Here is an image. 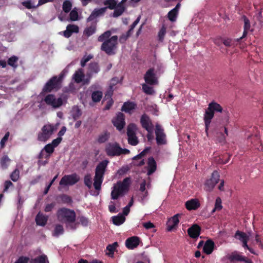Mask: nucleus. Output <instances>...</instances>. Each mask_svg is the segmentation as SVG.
<instances>
[{
  "instance_id": "f257e3e1",
  "label": "nucleus",
  "mask_w": 263,
  "mask_h": 263,
  "mask_svg": "<svg viewBox=\"0 0 263 263\" xmlns=\"http://www.w3.org/2000/svg\"><path fill=\"white\" fill-rule=\"evenodd\" d=\"M111 31L108 30L101 34L98 38V41L102 43L100 47L101 50L108 55L115 53L118 45V36H111Z\"/></svg>"
},
{
  "instance_id": "f03ea898",
  "label": "nucleus",
  "mask_w": 263,
  "mask_h": 263,
  "mask_svg": "<svg viewBox=\"0 0 263 263\" xmlns=\"http://www.w3.org/2000/svg\"><path fill=\"white\" fill-rule=\"evenodd\" d=\"M57 217L59 221L66 223L67 228L72 230H75L77 228L78 224L74 222L76 213L74 211L62 208L58 210Z\"/></svg>"
},
{
  "instance_id": "7ed1b4c3",
  "label": "nucleus",
  "mask_w": 263,
  "mask_h": 263,
  "mask_svg": "<svg viewBox=\"0 0 263 263\" xmlns=\"http://www.w3.org/2000/svg\"><path fill=\"white\" fill-rule=\"evenodd\" d=\"M108 163V161L105 160L100 162L97 166L95 171V175L94 177L93 186L96 192L92 194L93 196H98L100 193L101 188V184L103 180V177L106 168Z\"/></svg>"
},
{
  "instance_id": "20e7f679",
  "label": "nucleus",
  "mask_w": 263,
  "mask_h": 263,
  "mask_svg": "<svg viewBox=\"0 0 263 263\" xmlns=\"http://www.w3.org/2000/svg\"><path fill=\"white\" fill-rule=\"evenodd\" d=\"M224 112L227 116L228 120V112L226 110L223 111L222 107L218 103L215 102H212L209 104L207 109L205 110L204 115V121L205 126V132L208 135V130L211 122V120L214 117V112Z\"/></svg>"
},
{
  "instance_id": "39448f33",
  "label": "nucleus",
  "mask_w": 263,
  "mask_h": 263,
  "mask_svg": "<svg viewBox=\"0 0 263 263\" xmlns=\"http://www.w3.org/2000/svg\"><path fill=\"white\" fill-rule=\"evenodd\" d=\"M131 183L130 178H125L122 181H118L115 184L111 192L112 199H117L119 197L124 196L128 190Z\"/></svg>"
},
{
  "instance_id": "423d86ee",
  "label": "nucleus",
  "mask_w": 263,
  "mask_h": 263,
  "mask_svg": "<svg viewBox=\"0 0 263 263\" xmlns=\"http://www.w3.org/2000/svg\"><path fill=\"white\" fill-rule=\"evenodd\" d=\"M105 152L109 156H115L127 154L129 153V151L126 148H122L116 142H109L106 145Z\"/></svg>"
},
{
  "instance_id": "0eeeda50",
  "label": "nucleus",
  "mask_w": 263,
  "mask_h": 263,
  "mask_svg": "<svg viewBox=\"0 0 263 263\" xmlns=\"http://www.w3.org/2000/svg\"><path fill=\"white\" fill-rule=\"evenodd\" d=\"M80 180L79 176L76 174L67 175L64 176L61 179L59 183V190L62 188L69 185H73L77 183Z\"/></svg>"
},
{
  "instance_id": "6e6552de",
  "label": "nucleus",
  "mask_w": 263,
  "mask_h": 263,
  "mask_svg": "<svg viewBox=\"0 0 263 263\" xmlns=\"http://www.w3.org/2000/svg\"><path fill=\"white\" fill-rule=\"evenodd\" d=\"M55 128L53 125L51 124H46L44 125L42 127L41 132L38 134V140L42 142L46 141L50 138Z\"/></svg>"
},
{
  "instance_id": "1a4fd4ad",
  "label": "nucleus",
  "mask_w": 263,
  "mask_h": 263,
  "mask_svg": "<svg viewBox=\"0 0 263 263\" xmlns=\"http://www.w3.org/2000/svg\"><path fill=\"white\" fill-rule=\"evenodd\" d=\"M252 236L251 232H248V234L244 232L237 231L234 236V237L240 241L242 243V247L247 248L250 252L254 253L252 249L249 248L247 245L248 241L249 240L250 237Z\"/></svg>"
},
{
  "instance_id": "9d476101",
  "label": "nucleus",
  "mask_w": 263,
  "mask_h": 263,
  "mask_svg": "<svg viewBox=\"0 0 263 263\" xmlns=\"http://www.w3.org/2000/svg\"><path fill=\"white\" fill-rule=\"evenodd\" d=\"M44 101L47 105L51 106L53 108H59L63 104V99L61 98H57L51 94L46 96Z\"/></svg>"
},
{
  "instance_id": "9b49d317",
  "label": "nucleus",
  "mask_w": 263,
  "mask_h": 263,
  "mask_svg": "<svg viewBox=\"0 0 263 263\" xmlns=\"http://www.w3.org/2000/svg\"><path fill=\"white\" fill-rule=\"evenodd\" d=\"M219 179V174L217 171H214L212 174L211 178L206 181L204 183L205 191L211 192L218 183Z\"/></svg>"
},
{
  "instance_id": "f8f14e48",
  "label": "nucleus",
  "mask_w": 263,
  "mask_h": 263,
  "mask_svg": "<svg viewBox=\"0 0 263 263\" xmlns=\"http://www.w3.org/2000/svg\"><path fill=\"white\" fill-rule=\"evenodd\" d=\"M155 134L156 136L157 143L158 145L165 144L166 143V135L164 130L160 125L157 124L156 125Z\"/></svg>"
},
{
  "instance_id": "ddd939ff",
  "label": "nucleus",
  "mask_w": 263,
  "mask_h": 263,
  "mask_svg": "<svg viewBox=\"0 0 263 263\" xmlns=\"http://www.w3.org/2000/svg\"><path fill=\"white\" fill-rule=\"evenodd\" d=\"M99 71L100 67L97 63L93 62L90 63L88 66L87 71L86 72V76L88 78V79L84 80V83H88L89 80L93 76V75L98 73Z\"/></svg>"
},
{
  "instance_id": "4468645a",
  "label": "nucleus",
  "mask_w": 263,
  "mask_h": 263,
  "mask_svg": "<svg viewBox=\"0 0 263 263\" xmlns=\"http://www.w3.org/2000/svg\"><path fill=\"white\" fill-rule=\"evenodd\" d=\"M144 79L145 82L149 85H155L158 83L157 79L153 69H149L146 71Z\"/></svg>"
},
{
  "instance_id": "2eb2a0df",
  "label": "nucleus",
  "mask_w": 263,
  "mask_h": 263,
  "mask_svg": "<svg viewBox=\"0 0 263 263\" xmlns=\"http://www.w3.org/2000/svg\"><path fill=\"white\" fill-rule=\"evenodd\" d=\"M142 127L145 128L148 133L151 134L153 132V125L149 117L146 115L142 116L140 120Z\"/></svg>"
},
{
  "instance_id": "dca6fc26",
  "label": "nucleus",
  "mask_w": 263,
  "mask_h": 263,
  "mask_svg": "<svg viewBox=\"0 0 263 263\" xmlns=\"http://www.w3.org/2000/svg\"><path fill=\"white\" fill-rule=\"evenodd\" d=\"M112 123L118 130H121L125 124L124 115L121 112H119L116 117L112 120Z\"/></svg>"
},
{
  "instance_id": "f3484780",
  "label": "nucleus",
  "mask_w": 263,
  "mask_h": 263,
  "mask_svg": "<svg viewBox=\"0 0 263 263\" xmlns=\"http://www.w3.org/2000/svg\"><path fill=\"white\" fill-rule=\"evenodd\" d=\"M54 149V146L51 144L49 143L47 144L41 151L39 155V158H45L46 159H48L50 155L53 152Z\"/></svg>"
},
{
  "instance_id": "a211bd4d",
  "label": "nucleus",
  "mask_w": 263,
  "mask_h": 263,
  "mask_svg": "<svg viewBox=\"0 0 263 263\" xmlns=\"http://www.w3.org/2000/svg\"><path fill=\"white\" fill-rule=\"evenodd\" d=\"M58 80L57 77H53L50 79L45 85L43 91L44 92H50L56 87L58 84Z\"/></svg>"
},
{
  "instance_id": "6ab92c4d",
  "label": "nucleus",
  "mask_w": 263,
  "mask_h": 263,
  "mask_svg": "<svg viewBox=\"0 0 263 263\" xmlns=\"http://www.w3.org/2000/svg\"><path fill=\"white\" fill-rule=\"evenodd\" d=\"M200 230V227L198 225L195 224L188 229L187 233L191 238H196L199 236Z\"/></svg>"
},
{
  "instance_id": "aec40b11",
  "label": "nucleus",
  "mask_w": 263,
  "mask_h": 263,
  "mask_svg": "<svg viewBox=\"0 0 263 263\" xmlns=\"http://www.w3.org/2000/svg\"><path fill=\"white\" fill-rule=\"evenodd\" d=\"M181 215V214H177L168 219L167 228L168 231H171L179 223L178 217Z\"/></svg>"
},
{
  "instance_id": "412c9836",
  "label": "nucleus",
  "mask_w": 263,
  "mask_h": 263,
  "mask_svg": "<svg viewBox=\"0 0 263 263\" xmlns=\"http://www.w3.org/2000/svg\"><path fill=\"white\" fill-rule=\"evenodd\" d=\"M107 7L95 9L90 16L87 18V21L90 22L97 17L103 15L106 11Z\"/></svg>"
},
{
  "instance_id": "4be33fe9",
  "label": "nucleus",
  "mask_w": 263,
  "mask_h": 263,
  "mask_svg": "<svg viewBox=\"0 0 263 263\" xmlns=\"http://www.w3.org/2000/svg\"><path fill=\"white\" fill-rule=\"evenodd\" d=\"M139 243V238L133 236L128 238L125 241L126 247L129 249H133L136 248Z\"/></svg>"
},
{
  "instance_id": "5701e85b",
  "label": "nucleus",
  "mask_w": 263,
  "mask_h": 263,
  "mask_svg": "<svg viewBox=\"0 0 263 263\" xmlns=\"http://www.w3.org/2000/svg\"><path fill=\"white\" fill-rule=\"evenodd\" d=\"M79 32V27L75 25H68L66 27V30L63 32L65 37H70L72 33H78Z\"/></svg>"
},
{
  "instance_id": "b1692460",
  "label": "nucleus",
  "mask_w": 263,
  "mask_h": 263,
  "mask_svg": "<svg viewBox=\"0 0 263 263\" xmlns=\"http://www.w3.org/2000/svg\"><path fill=\"white\" fill-rule=\"evenodd\" d=\"M180 8V4L178 3L176 7L168 13V18L171 22L176 21Z\"/></svg>"
},
{
  "instance_id": "393cba45",
  "label": "nucleus",
  "mask_w": 263,
  "mask_h": 263,
  "mask_svg": "<svg viewBox=\"0 0 263 263\" xmlns=\"http://www.w3.org/2000/svg\"><path fill=\"white\" fill-rule=\"evenodd\" d=\"M157 168L156 162L153 157H150L147 161V175L149 176L155 172Z\"/></svg>"
},
{
  "instance_id": "a878e982",
  "label": "nucleus",
  "mask_w": 263,
  "mask_h": 263,
  "mask_svg": "<svg viewBox=\"0 0 263 263\" xmlns=\"http://www.w3.org/2000/svg\"><path fill=\"white\" fill-rule=\"evenodd\" d=\"M48 217L39 212L36 216L35 221L37 225L44 226L47 221Z\"/></svg>"
},
{
  "instance_id": "bb28decb",
  "label": "nucleus",
  "mask_w": 263,
  "mask_h": 263,
  "mask_svg": "<svg viewBox=\"0 0 263 263\" xmlns=\"http://www.w3.org/2000/svg\"><path fill=\"white\" fill-rule=\"evenodd\" d=\"M200 205V204L198 200L195 199H192L186 202L185 206L187 210H196Z\"/></svg>"
},
{
  "instance_id": "cd10ccee",
  "label": "nucleus",
  "mask_w": 263,
  "mask_h": 263,
  "mask_svg": "<svg viewBox=\"0 0 263 263\" xmlns=\"http://www.w3.org/2000/svg\"><path fill=\"white\" fill-rule=\"evenodd\" d=\"M214 247V242L211 240H208L204 245L203 250L206 254H210L213 250Z\"/></svg>"
},
{
  "instance_id": "c85d7f7f",
  "label": "nucleus",
  "mask_w": 263,
  "mask_h": 263,
  "mask_svg": "<svg viewBox=\"0 0 263 263\" xmlns=\"http://www.w3.org/2000/svg\"><path fill=\"white\" fill-rule=\"evenodd\" d=\"M30 263H49L47 257L45 254L29 259Z\"/></svg>"
},
{
  "instance_id": "c756f323",
  "label": "nucleus",
  "mask_w": 263,
  "mask_h": 263,
  "mask_svg": "<svg viewBox=\"0 0 263 263\" xmlns=\"http://www.w3.org/2000/svg\"><path fill=\"white\" fill-rule=\"evenodd\" d=\"M84 78V74L82 69H79L75 72L73 76L74 81L77 83L82 82Z\"/></svg>"
},
{
  "instance_id": "7c9ffc66",
  "label": "nucleus",
  "mask_w": 263,
  "mask_h": 263,
  "mask_svg": "<svg viewBox=\"0 0 263 263\" xmlns=\"http://www.w3.org/2000/svg\"><path fill=\"white\" fill-rule=\"evenodd\" d=\"M112 16L115 17L120 16L125 11V8L122 4H118L114 9Z\"/></svg>"
},
{
  "instance_id": "2f4dec72",
  "label": "nucleus",
  "mask_w": 263,
  "mask_h": 263,
  "mask_svg": "<svg viewBox=\"0 0 263 263\" xmlns=\"http://www.w3.org/2000/svg\"><path fill=\"white\" fill-rule=\"evenodd\" d=\"M242 18L244 22V30L242 36L239 39H238V40H240V39H242V38L245 37L247 35L248 31L250 29V23L249 20L245 16H243Z\"/></svg>"
},
{
  "instance_id": "473e14b6",
  "label": "nucleus",
  "mask_w": 263,
  "mask_h": 263,
  "mask_svg": "<svg viewBox=\"0 0 263 263\" xmlns=\"http://www.w3.org/2000/svg\"><path fill=\"white\" fill-rule=\"evenodd\" d=\"M230 259L231 261H243L247 263H252L251 261L247 260L245 257L237 253L232 254L230 257Z\"/></svg>"
},
{
  "instance_id": "72a5a7b5",
  "label": "nucleus",
  "mask_w": 263,
  "mask_h": 263,
  "mask_svg": "<svg viewBox=\"0 0 263 263\" xmlns=\"http://www.w3.org/2000/svg\"><path fill=\"white\" fill-rule=\"evenodd\" d=\"M136 104L133 102H126L124 104L122 110L125 112L130 113L135 108Z\"/></svg>"
},
{
  "instance_id": "f704fd0d",
  "label": "nucleus",
  "mask_w": 263,
  "mask_h": 263,
  "mask_svg": "<svg viewBox=\"0 0 263 263\" xmlns=\"http://www.w3.org/2000/svg\"><path fill=\"white\" fill-rule=\"evenodd\" d=\"M112 222L115 225L119 226L122 224L125 220V217L121 214L112 217Z\"/></svg>"
},
{
  "instance_id": "c9c22d12",
  "label": "nucleus",
  "mask_w": 263,
  "mask_h": 263,
  "mask_svg": "<svg viewBox=\"0 0 263 263\" xmlns=\"http://www.w3.org/2000/svg\"><path fill=\"white\" fill-rule=\"evenodd\" d=\"M96 30V27L95 25H92L90 27L86 28L84 31L83 34L87 37H89L94 34Z\"/></svg>"
},
{
  "instance_id": "e433bc0d",
  "label": "nucleus",
  "mask_w": 263,
  "mask_h": 263,
  "mask_svg": "<svg viewBox=\"0 0 263 263\" xmlns=\"http://www.w3.org/2000/svg\"><path fill=\"white\" fill-rule=\"evenodd\" d=\"M63 233L64 229L63 226L60 224H57L54 228L52 235L53 236L58 237L59 235L63 234Z\"/></svg>"
},
{
  "instance_id": "4c0bfd02",
  "label": "nucleus",
  "mask_w": 263,
  "mask_h": 263,
  "mask_svg": "<svg viewBox=\"0 0 263 263\" xmlns=\"http://www.w3.org/2000/svg\"><path fill=\"white\" fill-rule=\"evenodd\" d=\"M117 247L118 243L117 242H115L112 244L109 245L106 248V250L108 251V252H106V254L109 256H112L114 252Z\"/></svg>"
},
{
  "instance_id": "58836bf2",
  "label": "nucleus",
  "mask_w": 263,
  "mask_h": 263,
  "mask_svg": "<svg viewBox=\"0 0 263 263\" xmlns=\"http://www.w3.org/2000/svg\"><path fill=\"white\" fill-rule=\"evenodd\" d=\"M104 5L107 6V8L114 9L117 5V2L115 0H106L103 3Z\"/></svg>"
},
{
  "instance_id": "ea45409f",
  "label": "nucleus",
  "mask_w": 263,
  "mask_h": 263,
  "mask_svg": "<svg viewBox=\"0 0 263 263\" xmlns=\"http://www.w3.org/2000/svg\"><path fill=\"white\" fill-rule=\"evenodd\" d=\"M84 182L87 187L90 189L92 187V178L90 174H87L84 178Z\"/></svg>"
},
{
  "instance_id": "a19ab883",
  "label": "nucleus",
  "mask_w": 263,
  "mask_h": 263,
  "mask_svg": "<svg viewBox=\"0 0 263 263\" xmlns=\"http://www.w3.org/2000/svg\"><path fill=\"white\" fill-rule=\"evenodd\" d=\"M136 126L134 124H130L128 126L127 129V136H131L136 135Z\"/></svg>"
},
{
  "instance_id": "79ce46f5",
  "label": "nucleus",
  "mask_w": 263,
  "mask_h": 263,
  "mask_svg": "<svg viewBox=\"0 0 263 263\" xmlns=\"http://www.w3.org/2000/svg\"><path fill=\"white\" fill-rule=\"evenodd\" d=\"M102 97V93L99 91H94L91 95V98L93 102H97L101 100Z\"/></svg>"
},
{
  "instance_id": "37998d69",
  "label": "nucleus",
  "mask_w": 263,
  "mask_h": 263,
  "mask_svg": "<svg viewBox=\"0 0 263 263\" xmlns=\"http://www.w3.org/2000/svg\"><path fill=\"white\" fill-rule=\"evenodd\" d=\"M143 91L147 95H153L155 93V91L152 87L149 86L146 84H142Z\"/></svg>"
},
{
  "instance_id": "c03bdc74",
  "label": "nucleus",
  "mask_w": 263,
  "mask_h": 263,
  "mask_svg": "<svg viewBox=\"0 0 263 263\" xmlns=\"http://www.w3.org/2000/svg\"><path fill=\"white\" fill-rule=\"evenodd\" d=\"M10 162V159L9 158V157L7 156H4L1 162V166L3 168L6 169L8 166L9 165V164Z\"/></svg>"
},
{
  "instance_id": "a18cd8bd",
  "label": "nucleus",
  "mask_w": 263,
  "mask_h": 263,
  "mask_svg": "<svg viewBox=\"0 0 263 263\" xmlns=\"http://www.w3.org/2000/svg\"><path fill=\"white\" fill-rule=\"evenodd\" d=\"M72 4L69 1H65L64 2L63 4V10L66 12H69L71 9Z\"/></svg>"
},
{
  "instance_id": "49530a36",
  "label": "nucleus",
  "mask_w": 263,
  "mask_h": 263,
  "mask_svg": "<svg viewBox=\"0 0 263 263\" xmlns=\"http://www.w3.org/2000/svg\"><path fill=\"white\" fill-rule=\"evenodd\" d=\"M17 60H18L17 57H16L15 56L11 57V58H10L8 59V64L10 66H11L12 67H13L14 68H16L17 66Z\"/></svg>"
},
{
  "instance_id": "de8ad7c7",
  "label": "nucleus",
  "mask_w": 263,
  "mask_h": 263,
  "mask_svg": "<svg viewBox=\"0 0 263 263\" xmlns=\"http://www.w3.org/2000/svg\"><path fill=\"white\" fill-rule=\"evenodd\" d=\"M20 177V172L18 169H15L11 174L10 178L11 180L15 182L18 180Z\"/></svg>"
},
{
  "instance_id": "09e8293b",
  "label": "nucleus",
  "mask_w": 263,
  "mask_h": 263,
  "mask_svg": "<svg viewBox=\"0 0 263 263\" xmlns=\"http://www.w3.org/2000/svg\"><path fill=\"white\" fill-rule=\"evenodd\" d=\"M128 143L132 145H136L138 143V139L136 135L128 136Z\"/></svg>"
},
{
  "instance_id": "8fccbe9b",
  "label": "nucleus",
  "mask_w": 263,
  "mask_h": 263,
  "mask_svg": "<svg viewBox=\"0 0 263 263\" xmlns=\"http://www.w3.org/2000/svg\"><path fill=\"white\" fill-rule=\"evenodd\" d=\"M109 138L108 135L107 133H103L100 135L98 138V142L102 143L106 141Z\"/></svg>"
},
{
  "instance_id": "3c124183",
  "label": "nucleus",
  "mask_w": 263,
  "mask_h": 263,
  "mask_svg": "<svg viewBox=\"0 0 263 263\" xmlns=\"http://www.w3.org/2000/svg\"><path fill=\"white\" fill-rule=\"evenodd\" d=\"M222 208L221 200L220 198L218 197L216 199L215 208L213 210L212 212H214L216 210H220Z\"/></svg>"
},
{
  "instance_id": "603ef678",
  "label": "nucleus",
  "mask_w": 263,
  "mask_h": 263,
  "mask_svg": "<svg viewBox=\"0 0 263 263\" xmlns=\"http://www.w3.org/2000/svg\"><path fill=\"white\" fill-rule=\"evenodd\" d=\"M93 58L92 55H85L84 57L82 59L81 61V65L82 67H84L86 65V63L88 62L89 60H90Z\"/></svg>"
},
{
  "instance_id": "864d4df0",
  "label": "nucleus",
  "mask_w": 263,
  "mask_h": 263,
  "mask_svg": "<svg viewBox=\"0 0 263 263\" xmlns=\"http://www.w3.org/2000/svg\"><path fill=\"white\" fill-rule=\"evenodd\" d=\"M70 19L72 21H76L78 20V12L73 9L69 14Z\"/></svg>"
},
{
  "instance_id": "5fc2aeb1",
  "label": "nucleus",
  "mask_w": 263,
  "mask_h": 263,
  "mask_svg": "<svg viewBox=\"0 0 263 263\" xmlns=\"http://www.w3.org/2000/svg\"><path fill=\"white\" fill-rule=\"evenodd\" d=\"M166 33V28L164 26H162L160 30L159 31L158 33V37L159 40L160 41H163L165 34Z\"/></svg>"
},
{
  "instance_id": "6e6d98bb",
  "label": "nucleus",
  "mask_w": 263,
  "mask_h": 263,
  "mask_svg": "<svg viewBox=\"0 0 263 263\" xmlns=\"http://www.w3.org/2000/svg\"><path fill=\"white\" fill-rule=\"evenodd\" d=\"M29 258L26 256H21L14 263H28Z\"/></svg>"
},
{
  "instance_id": "4d7b16f0",
  "label": "nucleus",
  "mask_w": 263,
  "mask_h": 263,
  "mask_svg": "<svg viewBox=\"0 0 263 263\" xmlns=\"http://www.w3.org/2000/svg\"><path fill=\"white\" fill-rule=\"evenodd\" d=\"M22 4L24 6L28 9L34 8L37 7V6H35V5H33L29 1L23 2Z\"/></svg>"
},
{
  "instance_id": "13d9d810",
  "label": "nucleus",
  "mask_w": 263,
  "mask_h": 263,
  "mask_svg": "<svg viewBox=\"0 0 263 263\" xmlns=\"http://www.w3.org/2000/svg\"><path fill=\"white\" fill-rule=\"evenodd\" d=\"M9 136V133H7L4 137L3 138V139L1 140L0 144L2 147H3L5 146V143L7 142V141L8 139Z\"/></svg>"
},
{
  "instance_id": "bf43d9fd",
  "label": "nucleus",
  "mask_w": 263,
  "mask_h": 263,
  "mask_svg": "<svg viewBox=\"0 0 263 263\" xmlns=\"http://www.w3.org/2000/svg\"><path fill=\"white\" fill-rule=\"evenodd\" d=\"M130 33H128V31L125 34H122L120 39H119V41L121 42V43H124L125 42L126 40L128 39V37L130 36Z\"/></svg>"
},
{
  "instance_id": "052dcab7",
  "label": "nucleus",
  "mask_w": 263,
  "mask_h": 263,
  "mask_svg": "<svg viewBox=\"0 0 263 263\" xmlns=\"http://www.w3.org/2000/svg\"><path fill=\"white\" fill-rule=\"evenodd\" d=\"M108 209H109V211L111 213H116V212H118V210H116L115 204H114V202H112V201L110 202V204L109 205V206H108Z\"/></svg>"
},
{
  "instance_id": "680f3d73",
  "label": "nucleus",
  "mask_w": 263,
  "mask_h": 263,
  "mask_svg": "<svg viewBox=\"0 0 263 263\" xmlns=\"http://www.w3.org/2000/svg\"><path fill=\"white\" fill-rule=\"evenodd\" d=\"M62 141V138L61 137H58L57 138V139H54L52 142H51V144L54 146V147L55 148V147H57L60 143V142H61Z\"/></svg>"
},
{
  "instance_id": "e2e57ef3",
  "label": "nucleus",
  "mask_w": 263,
  "mask_h": 263,
  "mask_svg": "<svg viewBox=\"0 0 263 263\" xmlns=\"http://www.w3.org/2000/svg\"><path fill=\"white\" fill-rule=\"evenodd\" d=\"M143 226L147 230L155 228L154 224L150 221L143 223Z\"/></svg>"
},
{
  "instance_id": "0e129e2a",
  "label": "nucleus",
  "mask_w": 263,
  "mask_h": 263,
  "mask_svg": "<svg viewBox=\"0 0 263 263\" xmlns=\"http://www.w3.org/2000/svg\"><path fill=\"white\" fill-rule=\"evenodd\" d=\"M140 21V17H138L132 24V25L130 26V28L128 30V33H130L133 31V30L134 29V28L136 26V25L138 24Z\"/></svg>"
},
{
  "instance_id": "69168bd1",
  "label": "nucleus",
  "mask_w": 263,
  "mask_h": 263,
  "mask_svg": "<svg viewBox=\"0 0 263 263\" xmlns=\"http://www.w3.org/2000/svg\"><path fill=\"white\" fill-rule=\"evenodd\" d=\"M149 150L148 148H146L144 150H143L141 153H140L139 155L135 156L134 157V159H140L142 157L144 156L145 154L147 152V151Z\"/></svg>"
},
{
  "instance_id": "338daca9",
  "label": "nucleus",
  "mask_w": 263,
  "mask_h": 263,
  "mask_svg": "<svg viewBox=\"0 0 263 263\" xmlns=\"http://www.w3.org/2000/svg\"><path fill=\"white\" fill-rule=\"evenodd\" d=\"M80 222L83 226H87L88 223V219L84 217H81L80 218Z\"/></svg>"
},
{
  "instance_id": "774afa93",
  "label": "nucleus",
  "mask_w": 263,
  "mask_h": 263,
  "mask_svg": "<svg viewBox=\"0 0 263 263\" xmlns=\"http://www.w3.org/2000/svg\"><path fill=\"white\" fill-rule=\"evenodd\" d=\"M13 186V183L10 181H6L5 182V188L4 189V192H7L8 189Z\"/></svg>"
}]
</instances>
